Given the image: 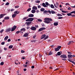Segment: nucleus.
<instances>
[{"label":"nucleus","instance_id":"obj_53","mask_svg":"<svg viewBox=\"0 0 75 75\" xmlns=\"http://www.w3.org/2000/svg\"><path fill=\"white\" fill-rule=\"evenodd\" d=\"M42 27H45V25H44V24H42Z\"/></svg>","mask_w":75,"mask_h":75},{"label":"nucleus","instance_id":"obj_50","mask_svg":"<svg viewBox=\"0 0 75 75\" xmlns=\"http://www.w3.org/2000/svg\"><path fill=\"white\" fill-rule=\"evenodd\" d=\"M44 13H48L47 11V10H45V11H44Z\"/></svg>","mask_w":75,"mask_h":75},{"label":"nucleus","instance_id":"obj_28","mask_svg":"<svg viewBox=\"0 0 75 75\" xmlns=\"http://www.w3.org/2000/svg\"><path fill=\"white\" fill-rule=\"evenodd\" d=\"M50 7L51 8H55L54 6V5L53 4H51L50 5Z\"/></svg>","mask_w":75,"mask_h":75},{"label":"nucleus","instance_id":"obj_63","mask_svg":"<svg viewBox=\"0 0 75 75\" xmlns=\"http://www.w3.org/2000/svg\"><path fill=\"white\" fill-rule=\"evenodd\" d=\"M1 44L2 45H4V42H2Z\"/></svg>","mask_w":75,"mask_h":75},{"label":"nucleus","instance_id":"obj_16","mask_svg":"<svg viewBox=\"0 0 75 75\" xmlns=\"http://www.w3.org/2000/svg\"><path fill=\"white\" fill-rule=\"evenodd\" d=\"M28 33H26L25 34H24V35L23 36V37H26L28 36Z\"/></svg>","mask_w":75,"mask_h":75},{"label":"nucleus","instance_id":"obj_39","mask_svg":"<svg viewBox=\"0 0 75 75\" xmlns=\"http://www.w3.org/2000/svg\"><path fill=\"white\" fill-rule=\"evenodd\" d=\"M35 41H36V40H31L32 42H35Z\"/></svg>","mask_w":75,"mask_h":75},{"label":"nucleus","instance_id":"obj_8","mask_svg":"<svg viewBox=\"0 0 75 75\" xmlns=\"http://www.w3.org/2000/svg\"><path fill=\"white\" fill-rule=\"evenodd\" d=\"M36 29H37V28L34 27H32L31 28V30L33 31H35V30H36Z\"/></svg>","mask_w":75,"mask_h":75},{"label":"nucleus","instance_id":"obj_27","mask_svg":"<svg viewBox=\"0 0 75 75\" xmlns=\"http://www.w3.org/2000/svg\"><path fill=\"white\" fill-rule=\"evenodd\" d=\"M54 26L58 25V22H57V23H54Z\"/></svg>","mask_w":75,"mask_h":75},{"label":"nucleus","instance_id":"obj_36","mask_svg":"<svg viewBox=\"0 0 75 75\" xmlns=\"http://www.w3.org/2000/svg\"><path fill=\"white\" fill-rule=\"evenodd\" d=\"M20 32H21V31H17V32H16V33L17 34H19L20 33Z\"/></svg>","mask_w":75,"mask_h":75},{"label":"nucleus","instance_id":"obj_6","mask_svg":"<svg viewBox=\"0 0 75 75\" xmlns=\"http://www.w3.org/2000/svg\"><path fill=\"white\" fill-rule=\"evenodd\" d=\"M61 58H67V56L65 54H64L63 55H61L60 56Z\"/></svg>","mask_w":75,"mask_h":75},{"label":"nucleus","instance_id":"obj_45","mask_svg":"<svg viewBox=\"0 0 75 75\" xmlns=\"http://www.w3.org/2000/svg\"><path fill=\"white\" fill-rule=\"evenodd\" d=\"M4 31V29H2L0 31V33H2L3 32V31Z\"/></svg>","mask_w":75,"mask_h":75},{"label":"nucleus","instance_id":"obj_55","mask_svg":"<svg viewBox=\"0 0 75 75\" xmlns=\"http://www.w3.org/2000/svg\"><path fill=\"white\" fill-rule=\"evenodd\" d=\"M68 52V54H72L71 52Z\"/></svg>","mask_w":75,"mask_h":75},{"label":"nucleus","instance_id":"obj_19","mask_svg":"<svg viewBox=\"0 0 75 75\" xmlns=\"http://www.w3.org/2000/svg\"><path fill=\"white\" fill-rule=\"evenodd\" d=\"M46 36V35L45 34L42 35L41 39H43V38H44Z\"/></svg>","mask_w":75,"mask_h":75},{"label":"nucleus","instance_id":"obj_23","mask_svg":"<svg viewBox=\"0 0 75 75\" xmlns=\"http://www.w3.org/2000/svg\"><path fill=\"white\" fill-rule=\"evenodd\" d=\"M10 18V17L8 16H6L4 18V20H9Z\"/></svg>","mask_w":75,"mask_h":75},{"label":"nucleus","instance_id":"obj_51","mask_svg":"<svg viewBox=\"0 0 75 75\" xmlns=\"http://www.w3.org/2000/svg\"><path fill=\"white\" fill-rule=\"evenodd\" d=\"M70 13H74V14H75V11L71 12H70Z\"/></svg>","mask_w":75,"mask_h":75},{"label":"nucleus","instance_id":"obj_49","mask_svg":"<svg viewBox=\"0 0 75 75\" xmlns=\"http://www.w3.org/2000/svg\"><path fill=\"white\" fill-rule=\"evenodd\" d=\"M26 19H27V17H25L23 19V20H26Z\"/></svg>","mask_w":75,"mask_h":75},{"label":"nucleus","instance_id":"obj_52","mask_svg":"<svg viewBox=\"0 0 75 75\" xmlns=\"http://www.w3.org/2000/svg\"><path fill=\"white\" fill-rule=\"evenodd\" d=\"M38 8H41V6L40 5L38 6Z\"/></svg>","mask_w":75,"mask_h":75},{"label":"nucleus","instance_id":"obj_38","mask_svg":"<svg viewBox=\"0 0 75 75\" xmlns=\"http://www.w3.org/2000/svg\"><path fill=\"white\" fill-rule=\"evenodd\" d=\"M9 4H10V3L8 2H7L5 4L6 6H8V5H9Z\"/></svg>","mask_w":75,"mask_h":75},{"label":"nucleus","instance_id":"obj_58","mask_svg":"<svg viewBox=\"0 0 75 75\" xmlns=\"http://www.w3.org/2000/svg\"><path fill=\"white\" fill-rule=\"evenodd\" d=\"M10 41H11V40L10 39H9L8 40V42H10Z\"/></svg>","mask_w":75,"mask_h":75},{"label":"nucleus","instance_id":"obj_20","mask_svg":"<svg viewBox=\"0 0 75 75\" xmlns=\"http://www.w3.org/2000/svg\"><path fill=\"white\" fill-rule=\"evenodd\" d=\"M16 16H17V14H16L15 13L13 14L12 15V18H15L16 17Z\"/></svg>","mask_w":75,"mask_h":75},{"label":"nucleus","instance_id":"obj_7","mask_svg":"<svg viewBox=\"0 0 75 75\" xmlns=\"http://www.w3.org/2000/svg\"><path fill=\"white\" fill-rule=\"evenodd\" d=\"M11 28H8V29H7L6 30L5 32H6V33H8V32H10V31H11Z\"/></svg>","mask_w":75,"mask_h":75},{"label":"nucleus","instance_id":"obj_57","mask_svg":"<svg viewBox=\"0 0 75 75\" xmlns=\"http://www.w3.org/2000/svg\"><path fill=\"white\" fill-rule=\"evenodd\" d=\"M39 57H42V55L40 54H39Z\"/></svg>","mask_w":75,"mask_h":75},{"label":"nucleus","instance_id":"obj_29","mask_svg":"<svg viewBox=\"0 0 75 75\" xmlns=\"http://www.w3.org/2000/svg\"><path fill=\"white\" fill-rule=\"evenodd\" d=\"M13 46L12 45H11L9 46L8 48L9 49H11V48H13Z\"/></svg>","mask_w":75,"mask_h":75},{"label":"nucleus","instance_id":"obj_17","mask_svg":"<svg viewBox=\"0 0 75 75\" xmlns=\"http://www.w3.org/2000/svg\"><path fill=\"white\" fill-rule=\"evenodd\" d=\"M29 17H34V14H30L28 16Z\"/></svg>","mask_w":75,"mask_h":75},{"label":"nucleus","instance_id":"obj_43","mask_svg":"<svg viewBox=\"0 0 75 75\" xmlns=\"http://www.w3.org/2000/svg\"><path fill=\"white\" fill-rule=\"evenodd\" d=\"M31 10V8H29L27 10V11H30Z\"/></svg>","mask_w":75,"mask_h":75},{"label":"nucleus","instance_id":"obj_9","mask_svg":"<svg viewBox=\"0 0 75 75\" xmlns=\"http://www.w3.org/2000/svg\"><path fill=\"white\" fill-rule=\"evenodd\" d=\"M68 58H70L71 59V58H72V55L71 54H68Z\"/></svg>","mask_w":75,"mask_h":75},{"label":"nucleus","instance_id":"obj_22","mask_svg":"<svg viewBox=\"0 0 75 75\" xmlns=\"http://www.w3.org/2000/svg\"><path fill=\"white\" fill-rule=\"evenodd\" d=\"M8 38V36H6V37L4 39V40L5 41H7V39Z\"/></svg>","mask_w":75,"mask_h":75},{"label":"nucleus","instance_id":"obj_4","mask_svg":"<svg viewBox=\"0 0 75 75\" xmlns=\"http://www.w3.org/2000/svg\"><path fill=\"white\" fill-rule=\"evenodd\" d=\"M16 28H17V26L14 25L13 27V28H12L11 29V31H14L16 29Z\"/></svg>","mask_w":75,"mask_h":75},{"label":"nucleus","instance_id":"obj_42","mask_svg":"<svg viewBox=\"0 0 75 75\" xmlns=\"http://www.w3.org/2000/svg\"><path fill=\"white\" fill-rule=\"evenodd\" d=\"M37 21H40V22H42V20L40 19H38Z\"/></svg>","mask_w":75,"mask_h":75},{"label":"nucleus","instance_id":"obj_21","mask_svg":"<svg viewBox=\"0 0 75 75\" xmlns=\"http://www.w3.org/2000/svg\"><path fill=\"white\" fill-rule=\"evenodd\" d=\"M20 31L24 32L25 31V29L24 28H22L21 29Z\"/></svg>","mask_w":75,"mask_h":75},{"label":"nucleus","instance_id":"obj_62","mask_svg":"<svg viewBox=\"0 0 75 75\" xmlns=\"http://www.w3.org/2000/svg\"><path fill=\"white\" fill-rule=\"evenodd\" d=\"M3 51V50H2V49H1L0 50V53H1V52Z\"/></svg>","mask_w":75,"mask_h":75},{"label":"nucleus","instance_id":"obj_25","mask_svg":"<svg viewBox=\"0 0 75 75\" xmlns=\"http://www.w3.org/2000/svg\"><path fill=\"white\" fill-rule=\"evenodd\" d=\"M35 10H34V9L32 10L31 11V12L32 13H35Z\"/></svg>","mask_w":75,"mask_h":75},{"label":"nucleus","instance_id":"obj_64","mask_svg":"<svg viewBox=\"0 0 75 75\" xmlns=\"http://www.w3.org/2000/svg\"><path fill=\"white\" fill-rule=\"evenodd\" d=\"M31 68L33 69V68H34V66H32L31 67Z\"/></svg>","mask_w":75,"mask_h":75},{"label":"nucleus","instance_id":"obj_46","mask_svg":"<svg viewBox=\"0 0 75 75\" xmlns=\"http://www.w3.org/2000/svg\"><path fill=\"white\" fill-rule=\"evenodd\" d=\"M36 3H40V1H36Z\"/></svg>","mask_w":75,"mask_h":75},{"label":"nucleus","instance_id":"obj_14","mask_svg":"<svg viewBox=\"0 0 75 75\" xmlns=\"http://www.w3.org/2000/svg\"><path fill=\"white\" fill-rule=\"evenodd\" d=\"M31 22H26V23L27 25L28 26L29 25H30V24H31Z\"/></svg>","mask_w":75,"mask_h":75},{"label":"nucleus","instance_id":"obj_31","mask_svg":"<svg viewBox=\"0 0 75 75\" xmlns=\"http://www.w3.org/2000/svg\"><path fill=\"white\" fill-rule=\"evenodd\" d=\"M61 52H57V55H59V56L61 55Z\"/></svg>","mask_w":75,"mask_h":75},{"label":"nucleus","instance_id":"obj_2","mask_svg":"<svg viewBox=\"0 0 75 75\" xmlns=\"http://www.w3.org/2000/svg\"><path fill=\"white\" fill-rule=\"evenodd\" d=\"M34 20V18H28V19H27L26 20H25L26 21H30V22L31 21H33V20Z\"/></svg>","mask_w":75,"mask_h":75},{"label":"nucleus","instance_id":"obj_30","mask_svg":"<svg viewBox=\"0 0 75 75\" xmlns=\"http://www.w3.org/2000/svg\"><path fill=\"white\" fill-rule=\"evenodd\" d=\"M57 16H58V17H61V16H62V15L59 13L57 14Z\"/></svg>","mask_w":75,"mask_h":75},{"label":"nucleus","instance_id":"obj_33","mask_svg":"<svg viewBox=\"0 0 75 75\" xmlns=\"http://www.w3.org/2000/svg\"><path fill=\"white\" fill-rule=\"evenodd\" d=\"M51 13L52 14H55L56 13L54 11H51Z\"/></svg>","mask_w":75,"mask_h":75},{"label":"nucleus","instance_id":"obj_35","mask_svg":"<svg viewBox=\"0 0 75 75\" xmlns=\"http://www.w3.org/2000/svg\"><path fill=\"white\" fill-rule=\"evenodd\" d=\"M48 38V36H47L44 39V40H46V39H47Z\"/></svg>","mask_w":75,"mask_h":75},{"label":"nucleus","instance_id":"obj_34","mask_svg":"<svg viewBox=\"0 0 75 75\" xmlns=\"http://www.w3.org/2000/svg\"><path fill=\"white\" fill-rule=\"evenodd\" d=\"M67 15L68 16H71L72 15V14L71 13H69L67 14Z\"/></svg>","mask_w":75,"mask_h":75},{"label":"nucleus","instance_id":"obj_59","mask_svg":"<svg viewBox=\"0 0 75 75\" xmlns=\"http://www.w3.org/2000/svg\"><path fill=\"white\" fill-rule=\"evenodd\" d=\"M69 61V62H72V61L70 60V59H68V60Z\"/></svg>","mask_w":75,"mask_h":75},{"label":"nucleus","instance_id":"obj_5","mask_svg":"<svg viewBox=\"0 0 75 75\" xmlns=\"http://www.w3.org/2000/svg\"><path fill=\"white\" fill-rule=\"evenodd\" d=\"M46 29V28H42L39 29L38 30V32L39 31H43V30H45Z\"/></svg>","mask_w":75,"mask_h":75},{"label":"nucleus","instance_id":"obj_1","mask_svg":"<svg viewBox=\"0 0 75 75\" xmlns=\"http://www.w3.org/2000/svg\"><path fill=\"white\" fill-rule=\"evenodd\" d=\"M44 22L46 24H49V23H51V21H52V19L51 18H46L44 19Z\"/></svg>","mask_w":75,"mask_h":75},{"label":"nucleus","instance_id":"obj_24","mask_svg":"<svg viewBox=\"0 0 75 75\" xmlns=\"http://www.w3.org/2000/svg\"><path fill=\"white\" fill-rule=\"evenodd\" d=\"M15 63V64H16V65H18V60H16Z\"/></svg>","mask_w":75,"mask_h":75},{"label":"nucleus","instance_id":"obj_54","mask_svg":"<svg viewBox=\"0 0 75 75\" xmlns=\"http://www.w3.org/2000/svg\"><path fill=\"white\" fill-rule=\"evenodd\" d=\"M15 7L16 8H18V7H19V6H15Z\"/></svg>","mask_w":75,"mask_h":75},{"label":"nucleus","instance_id":"obj_32","mask_svg":"<svg viewBox=\"0 0 75 75\" xmlns=\"http://www.w3.org/2000/svg\"><path fill=\"white\" fill-rule=\"evenodd\" d=\"M52 52H50L48 54H47L48 55H52Z\"/></svg>","mask_w":75,"mask_h":75},{"label":"nucleus","instance_id":"obj_13","mask_svg":"<svg viewBox=\"0 0 75 75\" xmlns=\"http://www.w3.org/2000/svg\"><path fill=\"white\" fill-rule=\"evenodd\" d=\"M59 4L58 3H56V4H54V6L56 8H57L58 7Z\"/></svg>","mask_w":75,"mask_h":75},{"label":"nucleus","instance_id":"obj_47","mask_svg":"<svg viewBox=\"0 0 75 75\" xmlns=\"http://www.w3.org/2000/svg\"><path fill=\"white\" fill-rule=\"evenodd\" d=\"M62 13H68V12L65 11H62Z\"/></svg>","mask_w":75,"mask_h":75},{"label":"nucleus","instance_id":"obj_3","mask_svg":"<svg viewBox=\"0 0 75 75\" xmlns=\"http://www.w3.org/2000/svg\"><path fill=\"white\" fill-rule=\"evenodd\" d=\"M61 46H59L57 48H56L55 49V51H58L61 49Z\"/></svg>","mask_w":75,"mask_h":75},{"label":"nucleus","instance_id":"obj_26","mask_svg":"<svg viewBox=\"0 0 75 75\" xmlns=\"http://www.w3.org/2000/svg\"><path fill=\"white\" fill-rule=\"evenodd\" d=\"M45 9L44 8H42L40 9V11H45Z\"/></svg>","mask_w":75,"mask_h":75},{"label":"nucleus","instance_id":"obj_11","mask_svg":"<svg viewBox=\"0 0 75 75\" xmlns=\"http://www.w3.org/2000/svg\"><path fill=\"white\" fill-rule=\"evenodd\" d=\"M6 15V14H2L0 15V18H3V17H4V16H5Z\"/></svg>","mask_w":75,"mask_h":75},{"label":"nucleus","instance_id":"obj_15","mask_svg":"<svg viewBox=\"0 0 75 75\" xmlns=\"http://www.w3.org/2000/svg\"><path fill=\"white\" fill-rule=\"evenodd\" d=\"M32 9H33V10H37V6H33L32 8Z\"/></svg>","mask_w":75,"mask_h":75},{"label":"nucleus","instance_id":"obj_60","mask_svg":"<svg viewBox=\"0 0 75 75\" xmlns=\"http://www.w3.org/2000/svg\"><path fill=\"white\" fill-rule=\"evenodd\" d=\"M14 9H11V11H14Z\"/></svg>","mask_w":75,"mask_h":75},{"label":"nucleus","instance_id":"obj_37","mask_svg":"<svg viewBox=\"0 0 75 75\" xmlns=\"http://www.w3.org/2000/svg\"><path fill=\"white\" fill-rule=\"evenodd\" d=\"M45 4L46 6H49V4L47 2H45Z\"/></svg>","mask_w":75,"mask_h":75},{"label":"nucleus","instance_id":"obj_41","mask_svg":"<svg viewBox=\"0 0 75 75\" xmlns=\"http://www.w3.org/2000/svg\"><path fill=\"white\" fill-rule=\"evenodd\" d=\"M49 13V14H51V12L50 11L48 10L47 11V13Z\"/></svg>","mask_w":75,"mask_h":75},{"label":"nucleus","instance_id":"obj_10","mask_svg":"<svg viewBox=\"0 0 75 75\" xmlns=\"http://www.w3.org/2000/svg\"><path fill=\"white\" fill-rule=\"evenodd\" d=\"M73 43H74V42L72 41H69L68 43V45H70V44H72Z\"/></svg>","mask_w":75,"mask_h":75},{"label":"nucleus","instance_id":"obj_56","mask_svg":"<svg viewBox=\"0 0 75 75\" xmlns=\"http://www.w3.org/2000/svg\"><path fill=\"white\" fill-rule=\"evenodd\" d=\"M63 18V17H59L58 18V19H61V18Z\"/></svg>","mask_w":75,"mask_h":75},{"label":"nucleus","instance_id":"obj_44","mask_svg":"<svg viewBox=\"0 0 75 75\" xmlns=\"http://www.w3.org/2000/svg\"><path fill=\"white\" fill-rule=\"evenodd\" d=\"M35 37H36V35L35 34L33 36V38L35 39Z\"/></svg>","mask_w":75,"mask_h":75},{"label":"nucleus","instance_id":"obj_48","mask_svg":"<svg viewBox=\"0 0 75 75\" xmlns=\"http://www.w3.org/2000/svg\"><path fill=\"white\" fill-rule=\"evenodd\" d=\"M21 52H22V53H24V52H25V51H24L23 50H21Z\"/></svg>","mask_w":75,"mask_h":75},{"label":"nucleus","instance_id":"obj_61","mask_svg":"<svg viewBox=\"0 0 75 75\" xmlns=\"http://www.w3.org/2000/svg\"><path fill=\"white\" fill-rule=\"evenodd\" d=\"M35 27L36 28H38V25H35Z\"/></svg>","mask_w":75,"mask_h":75},{"label":"nucleus","instance_id":"obj_40","mask_svg":"<svg viewBox=\"0 0 75 75\" xmlns=\"http://www.w3.org/2000/svg\"><path fill=\"white\" fill-rule=\"evenodd\" d=\"M0 64L1 65H4V62H1Z\"/></svg>","mask_w":75,"mask_h":75},{"label":"nucleus","instance_id":"obj_12","mask_svg":"<svg viewBox=\"0 0 75 75\" xmlns=\"http://www.w3.org/2000/svg\"><path fill=\"white\" fill-rule=\"evenodd\" d=\"M20 12L18 11H16L14 12V14H18V13H20Z\"/></svg>","mask_w":75,"mask_h":75},{"label":"nucleus","instance_id":"obj_18","mask_svg":"<svg viewBox=\"0 0 75 75\" xmlns=\"http://www.w3.org/2000/svg\"><path fill=\"white\" fill-rule=\"evenodd\" d=\"M42 6H43L44 7H48V6H47L45 3H43L42 4Z\"/></svg>","mask_w":75,"mask_h":75}]
</instances>
